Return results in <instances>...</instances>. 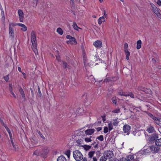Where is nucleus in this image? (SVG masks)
I'll return each instance as SVG.
<instances>
[{
    "instance_id": "f257e3e1",
    "label": "nucleus",
    "mask_w": 161,
    "mask_h": 161,
    "mask_svg": "<svg viewBox=\"0 0 161 161\" xmlns=\"http://www.w3.org/2000/svg\"><path fill=\"white\" fill-rule=\"evenodd\" d=\"M73 157L76 161H80L83 158V155L81 152L76 150L73 152Z\"/></svg>"
},
{
    "instance_id": "f03ea898",
    "label": "nucleus",
    "mask_w": 161,
    "mask_h": 161,
    "mask_svg": "<svg viewBox=\"0 0 161 161\" xmlns=\"http://www.w3.org/2000/svg\"><path fill=\"white\" fill-rule=\"evenodd\" d=\"M31 41L32 42L33 50H37V47L36 45V33L34 31H32L31 33Z\"/></svg>"
},
{
    "instance_id": "7ed1b4c3",
    "label": "nucleus",
    "mask_w": 161,
    "mask_h": 161,
    "mask_svg": "<svg viewBox=\"0 0 161 161\" xmlns=\"http://www.w3.org/2000/svg\"><path fill=\"white\" fill-rule=\"evenodd\" d=\"M158 138V134H153L151 135L149 138V142L151 143H154L157 141Z\"/></svg>"
},
{
    "instance_id": "20e7f679",
    "label": "nucleus",
    "mask_w": 161,
    "mask_h": 161,
    "mask_svg": "<svg viewBox=\"0 0 161 161\" xmlns=\"http://www.w3.org/2000/svg\"><path fill=\"white\" fill-rule=\"evenodd\" d=\"M104 155L106 156V158L109 159L112 158L114 153L113 151L109 150L104 152Z\"/></svg>"
},
{
    "instance_id": "39448f33",
    "label": "nucleus",
    "mask_w": 161,
    "mask_h": 161,
    "mask_svg": "<svg viewBox=\"0 0 161 161\" xmlns=\"http://www.w3.org/2000/svg\"><path fill=\"white\" fill-rule=\"evenodd\" d=\"M148 148H149L151 150V151L153 153L158 152L160 149L159 147L156 145L155 146L153 145L151 146H150Z\"/></svg>"
},
{
    "instance_id": "423d86ee",
    "label": "nucleus",
    "mask_w": 161,
    "mask_h": 161,
    "mask_svg": "<svg viewBox=\"0 0 161 161\" xmlns=\"http://www.w3.org/2000/svg\"><path fill=\"white\" fill-rule=\"evenodd\" d=\"M130 129V126L128 125H125L123 127L124 132L125 133H127V135H128V133Z\"/></svg>"
},
{
    "instance_id": "0eeeda50",
    "label": "nucleus",
    "mask_w": 161,
    "mask_h": 161,
    "mask_svg": "<svg viewBox=\"0 0 161 161\" xmlns=\"http://www.w3.org/2000/svg\"><path fill=\"white\" fill-rule=\"evenodd\" d=\"M18 14L19 16L20 21L21 22H23L24 17V13L23 11L21 9L18 10Z\"/></svg>"
},
{
    "instance_id": "6e6552de",
    "label": "nucleus",
    "mask_w": 161,
    "mask_h": 161,
    "mask_svg": "<svg viewBox=\"0 0 161 161\" xmlns=\"http://www.w3.org/2000/svg\"><path fill=\"white\" fill-rule=\"evenodd\" d=\"M9 34L10 37L12 39L13 38L14 36V32L13 31V28L12 27H11V25H9Z\"/></svg>"
},
{
    "instance_id": "1a4fd4ad",
    "label": "nucleus",
    "mask_w": 161,
    "mask_h": 161,
    "mask_svg": "<svg viewBox=\"0 0 161 161\" xmlns=\"http://www.w3.org/2000/svg\"><path fill=\"white\" fill-rule=\"evenodd\" d=\"M94 45L96 47L100 48L102 46V42L100 41L97 40L93 43Z\"/></svg>"
},
{
    "instance_id": "9d476101",
    "label": "nucleus",
    "mask_w": 161,
    "mask_h": 161,
    "mask_svg": "<svg viewBox=\"0 0 161 161\" xmlns=\"http://www.w3.org/2000/svg\"><path fill=\"white\" fill-rule=\"evenodd\" d=\"M155 129L153 126L150 125L149 126H148L147 128V131L149 133H153L155 131Z\"/></svg>"
},
{
    "instance_id": "9b49d317",
    "label": "nucleus",
    "mask_w": 161,
    "mask_h": 161,
    "mask_svg": "<svg viewBox=\"0 0 161 161\" xmlns=\"http://www.w3.org/2000/svg\"><path fill=\"white\" fill-rule=\"evenodd\" d=\"M95 130L94 129H90L85 131V133L86 135H91L94 133Z\"/></svg>"
},
{
    "instance_id": "f8f14e48",
    "label": "nucleus",
    "mask_w": 161,
    "mask_h": 161,
    "mask_svg": "<svg viewBox=\"0 0 161 161\" xmlns=\"http://www.w3.org/2000/svg\"><path fill=\"white\" fill-rule=\"evenodd\" d=\"M48 153V150L47 147H45L42 151V153H43V154L42 155V156L44 158L46 157V155H47Z\"/></svg>"
},
{
    "instance_id": "ddd939ff",
    "label": "nucleus",
    "mask_w": 161,
    "mask_h": 161,
    "mask_svg": "<svg viewBox=\"0 0 161 161\" xmlns=\"http://www.w3.org/2000/svg\"><path fill=\"white\" fill-rule=\"evenodd\" d=\"M68 43L76 44L77 43L75 38L74 37H72L69 41L67 42Z\"/></svg>"
},
{
    "instance_id": "4468645a",
    "label": "nucleus",
    "mask_w": 161,
    "mask_h": 161,
    "mask_svg": "<svg viewBox=\"0 0 161 161\" xmlns=\"http://www.w3.org/2000/svg\"><path fill=\"white\" fill-rule=\"evenodd\" d=\"M30 140L33 145H36L38 143V140L35 137H31L30 139Z\"/></svg>"
},
{
    "instance_id": "2eb2a0df",
    "label": "nucleus",
    "mask_w": 161,
    "mask_h": 161,
    "mask_svg": "<svg viewBox=\"0 0 161 161\" xmlns=\"http://www.w3.org/2000/svg\"><path fill=\"white\" fill-rule=\"evenodd\" d=\"M43 153H42V152L41 151L40 149H37L33 153V155H36L37 156H39L40 155H43Z\"/></svg>"
},
{
    "instance_id": "dca6fc26",
    "label": "nucleus",
    "mask_w": 161,
    "mask_h": 161,
    "mask_svg": "<svg viewBox=\"0 0 161 161\" xmlns=\"http://www.w3.org/2000/svg\"><path fill=\"white\" fill-rule=\"evenodd\" d=\"M126 161H136L135 160L134 156L130 155L126 158Z\"/></svg>"
},
{
    "instance_id": "f3484780",
    "label": "nucleus",
    "mask_w": 161,
    "mask_h": 161,
    "mask_svg": "<svg viewBox=\"0 0 161 161\" xmlns=\"http://www.w3.org/2000/svg\"><path fill=\"white\" fill-rule=\"evenodd\" d=\"M18 25L22 27L21 30L23 31H26L27 30V28L26 26L24 24L21 23H19L17 24Z\"/></svg>"
},
{
    "instance_id": "a211bd4d",
    "label": "nucleus",
    "mask_w": 161,
    "mask_h": 161,
    "mask_svg": "<svg viewBox=\"0 0 161 161\" xmlns=\"http://www.w3.org/2000/svg\"><path fill=\"white\" fill-rule=\"evenodd\" d=\"M157 55L156 53H154V54L153 56V58L152 59V61L154 63H156L158 61V59L157 58H156Z\"/></svg>"
},
{
    "instance_id": "6ab92c4d",
    "label": "nucleus",
    "mask_w": 161,
    "mask_h": 161,
    "mask_svg": "<svg viewBox=\"0 0 161 161\" xmlns=\"http://www.w3.org/2000/svg\"><path fill=\"white\" fill-rule=\"evenodd\" d=\"M154 13L159 18H161V14L159 12V10L158 8L153 11Z\"/></svg>"
},
{
    "instance_id": "aec40b11",
    "label": "nucleus",
    "mask_w": 161,
    "mask_h": 161,
    "mask_svg": "<svg viewBox=\"0 0 161 161\" xmlns=\"http://www.w3.org/2000/svg\"><path fill=\"white\" fill-rule=\"evenodd\" d=\"M57 161H66V159L64 156L61 155L58 158Z\"/></svg>"
},
{
    "instance_id": "412c9836",
    "label": "nucleus",
    "mask_w": 161,
    "mask_h": 161,
    "mask_svg": "<svg viewBox=\"0 0 161 161\" xmlns=\"http://www.w3.org/2000/svg\"><path fill=\"white\" fill-rule=\"evenodd\" d=\"M124 52L126 55V59L128 60L129 58V56L130 54V52L128 50H124Z\"/></svg>"
},
{
    "instance_id": "4be33fe9",
    "label": "nucleus",
    "mask_w": 161,
    "mask_h": 161,
    "mask_svg": "<svg viewBox=\"0 0 161 161\" xmlns=\"http://www.w3.org/2000/svg\"><path fill=\"white\" fill-rule=\"evenodd\" d=\"M142 45V42L140 40L137 41L136 48L137 49H139L141 48Z\"/></svg>"
},
{
    "instance_id": "5701e85b",
    "label": "nucleus",
    "mask_w": 161,
    "mask_h": 161,
    "mask_svg": "<svg viewBox=\"0 0 161 161\" xmlns=\"http://www.w3.org/2000/svg\"><path fill=\"white\" fill-rule=\"evenodd\" d=\"M105 18L104 16H102L100 17L98 19V23L101 25L102 22L105 21Z\"/></svg>"
},
{
    "instance_id": "b1692460",
    "label": "nucleus",
    "mask_w": 161,
    "mask_h": 161,
    "mask_svg": "<svg viewBox=\"0 0 161 161\" xmlns=\"http://www.w3.org/2000/svg\"><path fill=\"white\" fill-rule=\"evenodd\" d=\"M19 92L20 94L22 95V97L24 99H25V93H24V92L23 89L21 88H20L19 89Z\"/></svg>"
},
{
    "instance_id": "393cba45",
    "label": "nucleus",
    "mask_w": 161,
    "mask_h": 161,
    "mask_svg": "<svg viewBox=\"0 0 161 161\" xmlns=\"http://www.w3.org/2000/svg\"><path fill=\"white\" fill-rule=\"evenodd\" d=\"M155 144L158 146L161 147V138H158L155 142Z\"/></svg>"
},
{
    "instance_id": "a878e982",
    "label": "nucleus",
    "mask_w": 161,
    "mask_h": 161,
    "mask_svg": "<svg viewBox=\"0 0 161 161\" xmlns=\"http://www.w3.org/2000/svg\"><path fill=\"white\" fill-rule=\"evenodd\" d=\"M144 92L146 93L149 94H151L152 93V91L151 90L148 88H145Z\"/></svg>"
},
{
    "instance_id": "bb28decb",
    "label": "nucleus",
    "mask_w": 161,
    "mask_h": 161,
    "mask_svg": "<svg viewBox=\"0 0 161 161\" xmlns=\"http://www.w3.org/2000/svg\"><path fill=\"white\" fill-rule=\"evenodd\" d=\"M156 119V120H154L155 123L160 126V125H161V119H159L157 118Z\"/></svg>"
},
{
    "instance_id": "cd10ccee",
    "label": "nucleus",
    "mask_w": 161,
    "mask_h": 161,
    "mask_svg": "<svg viewBox=\"0 0 161 161\" xmlns=\"http://www.w3.org/2000/svg\"><path fill=\"white\" fill-rule=\"evenodd\" d=\"M57 32L60 35H62L63 34V31L61 28H58L57 30Z\"/></svg>"
},
{
    "instance_id": "c85d7f7f",
    "label": "nucleus",
    "mask_w": 161,
    "mask_h": 161,
    "mask_svg": "<svg viewBox=\"0 0 161 161\" xmlns=\"http://www.w3.org/2000/svg\"><path fill=\"white\" fill-rule=\"evenodd\" d=\"M37 96L38 97L41 98L42 96V94L41 92L39 86L38 87V93Z\"/></svg>"
},
{
    "instance_id": "c756f323",
    "label": "nucleus",
    "mask_w": 161,
    "mask_h": 161,
    "mask_svg": "<svg viewBox=\"0 0 161 161\" xmlns=\"http://www.w3.org/2000/svg\"><path fill=\"white\" fill-rule=\"evenodd\" d=\"M95 153V152L94 151L89 152L88 154V156L89 157V158H92V157L93 156Z\"/></svg>"
},
{
    "instance_id": "7c9ffc66",
    "label": "nucleus",
    "mask_w": 161,
    "mask_h": 161,
    "mask_svg": "<svg viewBox=\"0 0 161 161\" xmlns=\"http://www.w3.org/2000/svg\"><path fill=\"white\" fill-rule=\"evenodd\" d=\"M113 80V78L109 77L108 78L105 79L104 80L103 82L106 83L107 82H109V81H110V80Z\"/></svg>"
},
{
    "instance_id": "2f4dec72",
    "label": "nucleus",
    "mask_w": 161,
    "mask_h": 161,
    "mask_svg": "<svg viewBox=\"0 0 161 161\" xmlns=\"http://www.w3.org/2000/svg\"><path fill=\"white\" fill-rule=\"evenodd\" d=\"M83 62L85 66H86V62H87V57L86 55H84L83 56Z\"/></svg>"
},
{
    "instance_id": "473e14b6",
    "label": "nucleus",
    "mask_w": 161,
    "mask_h": 161,
    "mask_svg": "<svg viewBox=\"0 0 161 161\" xmlns=\"http://www.w3.org/2000/svg\"><path fill=\"white\" fill-rule=\"evenodd\" d=\"M37 132L39 136L43 140L45 139V137L42 135L39 130H37Z\"/></svg>"
},
{
    "instance_id": "72a5a7b5",
    "label": "nucleus",
    "mask_w": 161,
    "mask_h": 161,
    "mask_svg": "<svg viewBox=\"0 0 161 161\" xmlns=\"http://www.w3.org/2000/svg\"><path fill=\"white\" fill-rule=\"evenodd\" d=\"M107 159L106 158V156L103 155V156L101 157L99 160L100 161H106Z\"/></svg>"
},
{
    "instance_id": "f704fd0d",
    "label": "nucleus",
    "mask_w": 161,
    "mask_h": 161,
    "mask_svg": "<svg viewBox=\"0 0 161 161\" xmlns=\"http://www.w3.org/2000/svg\"><path fill=\"white\" fill-rule=\"evenodd\" d=\"M113 125H117L119 123V121H118L116 119H114V120H113Z\"/></svg>"
},
{
    "instance_id": "c9c22d12",
    "label": "nucleus",
    "mask_w": 161,
    "mask_h": 161,
    "mask_svg": "<svg viewBox=\"0 0 161 161\" xmlns=\"http://www.w3.org/2000/svg\"><path fill=\"white\" fill-rule=\"evenodd\" d=\"M148 115L153 119L154 120H156V119L157 118V117L155 116H154L151 113H149L148 114Z\"/></svg>"
},
{
    "instance_id": "e433bc0d",
    "label": "nucleus",
    "mask_w": 161,
    "mask_h": 161,
    "mask_svg": "<svg viewBox=\"0 0 161 161\" xmlns=\"http://www.w3.org/2000/svg\"><path fill=\"white\" fill-rule=\"evenodd\" d=\"M72 26L73 28L75 30H77V29L79 28L77 25L76 23L75 22H74Z\"/></svg>"
},
{
    "instance_id": "4c0bfd02",
    "label": "nucleus",
    "mask_w": 161,
    "mask_h": 161,
    "mask_svg": "<svg viewBox=\"0 0 161 161\" xmlns=\"http://www.w3.org/2000/svg\"><path fill=\"white\" fill-rule=\"evenodd\" d=\"M65 154L67 156L68 158H69L70 154V151L69 150H67Z\"/></svg>"
},
{
    "instance_id": "58836bf2",
    "label": "nucleus",
    "mask_w": 161,
    "mask_h": 161,
    "mask_svg": "<svg viewBox=\"0 0 161 161\" xmlns=\"http://www.w3.org/2000/svg\"><path fill=\"white\" fill-rule=\"evenodd\" d=\"M83 147L85 150H87L90 149L91 146L89 145H84Z\"/></svg>"
},
{
    "instance_id": "ea45409f",
    "label": "nucleus",
    "mask_w": 161,
    "mask_h": 161,
    "mask_svg": "<svg viewBox=\"0 0 161 161\" xmlns=\"http://www.w3.org/2000/svg\"><path fill=\"white\" fill-rule=\"evenodd\" d=\"M97 139L100 141H102L103 140V135H100L99 136H98Z\"/></svg>"
},
{
    "instance_id": "a19ab883",
    "label": "nucleus",
    "mask_w": 161,
    "mask_h": 161,
    "mask_svg": "<svg viewBox=\"0 0 161 161\" xmlns=\"http://www.w3.org/2000/svg\"><path fill=\"white\" fill-rule=\"evenodd\" d=\"M63 65L64 68H69V66L67 64V63L65 61L63 62Z\"/></svg>"
},
{
    "instance_id": "79ce46f5",
    "label": "nucleus",
    "mask_w": 161,
    "mask_h": 161,
    "mask_svg": "<svg viewBox=\"0 0 161 161\" xmlns=\"http://www.w3.org/2000/svg\"><path fill=\"white\" fill-rule=\"evenodd\" d=\"M108 129L109 130H111L113 129L112 124L111 123H110L108 124Z\"/></svg>"
},
{
    "instance_id": "37998d69",
    "label": "nucleus",
    "mask_w": 161,
    "mask_h": 161,
    "mask_svg": "<svg viewBox=\"0 0 161 161\" xmlns=\"http://www.w3.org/2000/svg\"><path fill=\"white\" fill-rule=\"evenodd\" d=\"M92 136H91L90 138H86L85 139V142H89L92 141V140L91 139V137Z\"/></svg>"
},
{
    "instance_id": "c03bdc74",
    "label": "nucleus",
    "mask_w": 161,
    "mask_h": 161,
    "mask_svg": "<svg viewBox=\"0 0 161 161\" xmlns=\"http://www.w3.org/2000/svg\"><path fill=\"white\" fill-rule=\"evenodd\" d=\"M128 93V96H130L132 98H134V95L131 92H129Z\"/></svg>"
},
{
    "instance_id": "a18cd8bd",
    "label": "nucleus",
    "mask_w": 161,
    "mask_h": 161,
    "mask_svg": "<svg viewBox=\"0 0 161 161\" xmlns=\"http://www.w3.org/2000/svg\"><path fill=\"white\" fill-rule=\"evenodd\" d=\"M101 122L100 121H98L97 122H96L94 124V125L95 126H99L101 125Z\"/></svg>"
},
{
    "instance_id": "49530a36",
    "label": "nucleus",
    "mask_w": 161,
    "mask_h": 161,
    "mask_svg": "<svg viewBox=\"0 0 161 161\" xmlns=\"http://www.w3.org/2000/svg\"><path fill=\"white\" fill-rule=\"evenodd\" d=\"M100 152L99 151H97L96 153L97 156L96 157L97 158H98L100 156Z\"/></svg>"
},
{
    "instance_id": "de8ad7c7",
    "label": "nucleus",
    "mask_w": 161,
    "mask_h": 161,
    "mask_svg": "<svg viewBox=\"0 0 161 161\" xmlns=\"http://www.w3.org/2000/svg\"><path fill=\"white\" fill-rule=\"evenodd\" d=\"M151 5L152 6V8L153 9V11L154 10H155L157 8V7L153 4H151Z\"/></svg>"
},
{
    "instance_id": "09e8293b",
    "label": "nucleus",
    "mask_w": 161,
    "mask_h": 161,
    "mask_svg": "<svg viewBox=\"0 0 161 161\" xmlns=\"http://www.w3.org/2000/svg\"><path fill=\"white\" fill-rule=\"evenodd\" d=\"M112 100L113 103L116 104L117 103V100L115 98L113 97L112 98Z\"/></svg>"
},
{
    "instance_id": "8fccbe9b",
    "label": "nucleus",
    "mask_w": 161,
    "mask_h": 161,
    "mask_svg": "<svg viewBox=\"0 0 161 161\" xmlns=\"http://www.w3.org/2000/svg\"><path fill=\"white\" fill-rule=\"evenodd\" d=\"M4 79L6 82H7L9 80L8 75H7L4 77Z\"/></svg>"
},
{
    "instance_id": "3c124183",
    "label": "nucleus",
    "mask_w": 161,
    "mask_h": 161,
    "mask_svg": "<svg viewBox=\"0 0 161 161\" xmlns=\"http://www.w3.org/2000/svg\"><path fill=\"white\" fill-rule=\"evenodd\" d=\"M6 130L9 134L10 138H12V134L10 130L8 128V129H6Z\"/></svg>"
},
{
    "instance_id": "603ef678",
    "label": "nucleus",
    "mask_w": 161,
    "mask_h": 161,
    "mask_svg": "<svg viewBox=\"0 0 161 161\" xmlns=\"http://www.w3.org/2000/svg\"><path fill=\"white\" fill-rule=\"evenodd\" d=\"M104 132L105 133H107L108 131V129L107 127H105L104 128Z\"/></svg>"
},
{
    "instance_id": "864d4df0",
    "label": "nucleus",
    "mask_w": 161,
    "mask_h": 161,
    "mask_svg": "<svg viewBox=\"0 0 161 161\" xmlns=\"http://www.w3.org/2000/svg\"><path fill=\"white\" fill-rule=\"evenodd\" d=\"M128 45L126 43H125L124 45V50H127Z\"/></svg>"
},
{
    "instance_id": "5fc2aeb1",
    "label": "nucleus",
    "mask_w": 161,
    "mask_h": 161,
    "mask_svg": "<svg viewBox=\"0 0 161 161\" xmlns=\"http://www.w3.org/2000/svg\"><path fill=\"white\" fill-rule=\"evenodd\" d=\"M33 3L35 4V6H36L39 0H33Z\"/></svg>"
},
{
    "instance_id": "6e6d98bb",
    "label": "nucleus",
    "mask_w": 161,
    "mask_h": 161,
    "mask_svg": "<svg viewBox=\"0 0 161 161\" xmlns=\"http://www.w3.org/2000/svg\"><path fill=\"white\" fill-rule=\"evenodd\" d=\"M98 56L97 55H96L93 58V60L96 61L98 59Z\"/></svg>"
},
{
    "instance_id": "4d7b16f0",
    "label": "nucleus",
    "mask_w": 161,
    "mask_h": 161,
    "mask_svg": "<svg viewBox=\"0 0 161 161\" xmlns=\"http://www.w3.org/2000/svg\"><path fill=\"white\" fill-rule=\"evenodd\" d=\"M145 88H144V87H139V88H138L139 90L142 91L144 92V90H145Z\"/></svg>"
},
{
    "instance_id": "13d9d810",
    "label": "nucleus",
    "mask_w": 161,
    "mask_h": 161,
    "mask_svg": "<svg viewBox=\"0 0 161 161\" xmlns=\"http://www.w3.org/2000/svg\"><path fill=\"white\" fill-rule=\"evenodd\" d=\"M1 11H2L1 15H2V19H4L5 18V16H4V11H3L2 9H1Z\"/></svg>"
},
{
    "instance_id": "bf43d9fd",
    "label": "nucleus",
    "mask_w": 161,
    "mask_h": 161,
    "mask_svg": "<svg viewBox=\"0 0 161 161\" xmlns=\"http://www.w3.org/2000/svg\"><path fill=\"white\" fill-rule=\"evenodd\" d=\"M119 111H120V110H119V109H115V110H113V112L114 113H119Z\"/></svg>"
},
{
    "instance_id": "052dcab7",
    "label": "nucleus",
    "mask_w": 161,
    "mask_h": 161,
    "mask_svg": "<svg viewBox=\"0 0 161 161\" xmlns=\"http://www.w3.org/2000/svg\"><path fill=\"white\" fill-rule=\"evenodd\" d=\"M111 77L113 78V80H111V81H116V80H117L118 79V77L116 76Z\"/></svg>"
},
{
    "instance_id": "680f3d73",
    "label": "nucleus",
    "mask_w": 161,
    "mask_h": 161,
    "mask_svg": "<svg viewBox=\"0 0 161 161\" xmlns=\"http://www.w3.org/2000/svg\"><path fill=\"white\" fill-rule=\"evenodd\" d=\"M125 92H123L122 91H120L119 92V95L121 96H123Z\"/></svg>"
},
{
    "instance_id": "e2e57ef3",
    "label": "nucleus",
    "mask_w": 161,
    "mask_h": 161,
    "mask_svg": "<svg viewBox=\"0 0 161 161\" xmlns=\"http://www.w3.org/2000/svg\"><path fill=\"white\" fill-rule=\"evenodd\" d=\"M129 93V92H124V95H123V96H128V93Z\"/></svg>"
},
{
    "instance_id": "0e129e2a",
    "label": "nucleus",
    "mask_w": 161,
    "mask_h": 161,
    "mask_svg": "<svg viewBox=\"0 0 161 161\" xmlns=\"http://www.w3.org/2000/svg\"><path fill=\"white\" fill-rule=\"evenodd\" d=\"M97 132H98L102 130V128L101 127H99L96 128Z\"/></svg>"
},
{
    "instance_id": "69168bd1",
    "label": "nucleus",
    "mask_w": 161,
    "mask_h": 161,
    "mask_svg": "<svg viewBox=\"0 0 161 161\" xmlns=\"http://www.w3.org/2000/svg\"><path fill=\"white\" fill-rule=\"evenodd\" d=\"M12 146L13 147L14 149L16 150V146L14 144V143L12 144Z\"/></svg>"
},
{
    "instance_id": "338daca9",
    "label": "nucleus",
    "mask_w": 161,
    "mask_h": 161,
    "mask_svg": "<svg viewBox=\"0 0 161 161\" xmlns=\"http://www.w3.org/2000/svg\"><path fill=\"white\" fill-rule=\"evenodd\" d=\"M157 3L159 5V6L161 5V2L160 0H157Z\"/></svg>"
},
{
    "instance_id": "774afa93",
    "label": "nucleus",
    "mask_w": 161,
    "mask_h": 161,
    "mask_svg": "<svg viewBox=\"0 0 161 161\" xmlns=\"http://www.w3.org/2000/svg\"><path fill=\"white\" fill-rule=\"evenodd\" d=\"M102 118L103 122H104L106 120L105 116V115H103L102 116Z\"/></svg>"
}]
</instances>
